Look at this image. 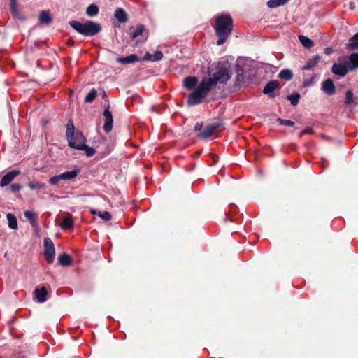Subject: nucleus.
<instances>
[{"mask_svg": "<svg viewBox=\"0 0 358 358\" xmlns=\"http://www.w3.org/2000/svg\"><path fill=\"white\" fill-rule=\"evenodd\" d=\"M215 31L218 39L217 45H222L231 34L233 29V20L230 15L223 14L215 19Z\"/></svg>", "mask_w": 358, "mask_h": 358, "instance_id": "f257e3e1", "label": "nucleus"}, {"mask_svg": "<svg viewBox=\"0 0 358 358\" xmlns=\"http://www.w3.org/2000/svg\"><path fill=\"white\" fill-rule=\"evenodd\" d=\"M229 64L227 62L219 63L217 71L212 76L203 78L208 85L213 89L217 83L225 84L230 79Z\"/></svg>", "mask_w": 358, "mask_h": 358, "instance_id": "f03ea898", "label": "nucleus"}, {"mask_svg": "<svg viewBox=\"0 0 358 358\" xmlns=\"http://www.w3.org/2000/svg\"><path fill=\"white\" fill-rule=\"evenodd\" d=\"M69 24L78 34L85 36H92L101 31V24L92 20H87L85 23L71 20L69 22Z\"/></svg>", "mask_w": 358, "mask_h": 358, "instance_id": "7ed1b4c3", "label": "nucleus"}, {"mask_svg": "<svg viewBox=\"0 0 358 358\" xmlns=\"http://www.w3.org/2000/svg\"><path fill=\"white\" fill-rule=\"evenodd\" d=\"M66 136L68 140V145L72 148L79 150L85 144V137L82 132L79 131H75L73 122L71 120L67 122Z\"/></svg>", "mask_w": 358, "mask_h": 358, "instance_id": "20e7f679", "label": "nucleus"}, {"mask_svg": "<svg viewBox=\"0 0 358 358\" xmlns=\"http://www.w3.org/2000/svg\"><path fill=\"white\" fill-rule=\"evenodd\" d=\"M211 88L203 80L199 83L196 89L191 92L187 97V103L189 106H195L202 102L203 99L207 96Z\"/></svg>", "mask_w": 358, "mask_h": 358, "instance_id": "39448f33", "label": "nucleus"}, {"mask_svg": "<svg viewBox=\"0 0 358 358\" xmlns=\"http://www.w3.org/2000/svg\"><path fill=\"white\" fill-rule=\"evenodd\" d=\"M220 127V124L213 123L207 125L204 129H203V123L198 122L194 127V131L198 132V137L202 139H206L211 136L214 131H215Z\"/></svg>", "mask_w": 358, "mask_h": 358, "instance_id": "423d86ee", "label": "nucleus"}, {"mask_svg": "<svg viewBox=\"0 0 358 358\" xmlns=\"http://www.w3.org/2000/svg\"><path fill=\"white\" fill-rule=\"evenodd\" d=\"M44 257L48 263L51 264L55 260V249L52 241L50 238H45L43 241Z\"/></svg>", "mask_w": 358, "mask_h": 358, "instance_id": "0eeeda50", "label": "nucleus"}, {"mask_svg": "<svg viewBox=\"0 0 358 358\" xmlns=\"http://www.w3.org/2000/svg\"><path fill=\"white\" fill-rule=\"evenodd\" d=\"M129 35L132 39L136 40V43H143L147 40L148 36L145 34V27L138 25L135 29H130Z\"/></svg>", "mask_w": 358, "mask_h": 358, "instance_id": "6e6552de", "label": "nucleus"}, {"mask_svg": "<svg viewBox=\"0 0 358 358\" xmlns=\"http://www.w3.org/2000/svg\"><path fill=\"white\" fill-rule=\"evenodd\" d=\"M348 68L349 66L345 60L342 62H340L339 63L334 64L331 68V71L335 75L343 77L350 71Z\"/></svg>", "mask_w": 358, "mask_h": 358, "instance_id": "1a4fd4ad", "label": "nucleus"}, {"mask_svg": "<svg viewBox=\"0 0 358 358\" xmlns=\"http://www.w3.org/2000/svg\"><path fill=\"white\" fill-rule=\"evenodd\" d=\"M103 116L105 118V121H104V124H103V129L106 133H109L112 131V129H113V119L112 113L108 110V108H106L104 110Z\"/></svg>", "mask_w": 358, "mask_h": 358, "instance_id": "9d476101", "label": "nucleus"}, {"mask_svg": "<svg viewBox=\"0 0 358 358\" xmlns=\"http://www.w3.org/2000/svg\"><path fill=\"white\" fill-rule=\"evenodd\" d=\"M20 173V171L19 170H13L7 173L6 175H4L1 181H0V186L1 187H5L10 184L15 177L19 176Z\"/></svg>", "mask_w": 358, "mask_h": 358, "instance_id": "9b49d317", "label": "nucleus"}, {"mask_svg": "<svg viewBox=\"0 0 358 358\" xmlns=\"http://www.w3.org/2000/svg\"><path fill=\"white\" fill-rule=\"evenodd\" d=\"M280 87V83L277 80L269 81L264 87L263 92L271 98L275 97L274 90Z\"/></svg>", "mask_w": 358, "mask_h": 358, "instance_id": "f8f14e48", "label": "nucleus"}, {"mask_svg": "<svg viewBox=\"0 0 358 358\" xmlns=\"http://www.w3.org/2000/svg\"><path fill=\"white\" fill-rule=\"evenodd\" d=\"M322 90L327 95H333L335 92V86L331 79L325 80L322 84Z\"/></svg>", "mask_w": 358, "mask_h": 358, "instance_id": "ddd939ff", "label": "nucleus"}, {"mask_svg": "<svg viewBox=\"0 0 358 358\" xmlns=\"http://www.w3.org/2000/svg\"><path fill=\"white\" fill-rule=\"evenodd\" d=\"M345 62L349 66L348 69H350V72L358 69V53L350 54Z\"/></svg>", "mask_w": 358, "mask_h": 358, "instance_id": "4468645a", "label": "nucleus"}, {"mask_svg": "<svg viewBox=\"0 0 358 358\" xmlns=\"http://www.w3.org/2000/svg\"><path fill=\"white\" fill-rule=\"evenodd\" d=\"M140 58L134 54H131L124 57H117V62L122 64H132L140 61Z\"/></svg>", "mask_w": 358, "mask_h": 358, "instance_id": "2eb2a0df", "label": "nucleus"}, {"mask_svg": "<svg viewBox=\"0 0 358 358\" xmlns=\"http://www.w3.org/2000/svg\"><path fill=\"white\" fill-rule=\"evenodd\" d=\"M320 59H321L320 56H319V55L314 56L313 57H312L307 62L305 66H303L301 68V69L303 71L313 69L317 65V64L320 62Z\"/></svg>", "mask_w": 358, "mask_h": 358, "instance_id": "dca6fc26", "label": "nucleus"}, {"mask_svg": "<svg viewBox=\"0 0 358 358\" xmlns=\"http://www.w3.org/2000/svg\"><path fill=\"white\" fill-rule=\"evenodd\" d=\"M163 57V53L157 50L154 52V54H150L149 52H147L144 57L143 60L145 61H151V62H157L162 59Z\"/></svg>", "mask_w": 358, "mask_h": 358, "instance_id": "f3484780", "label": "nucleus"}, {"mask_svg": "<svg viewBox=\"0 0 358 358\" xmlns=\"http://www.w3.org/2000/svg\"><path fill=\"white\" fill-rule=\"evenodd\" d=\"M80 170L79 169H75L71 171H65L61 173L62 180H71L76 178L79 174Z\"/></svg>", "mask_w": 358, "mask_h": 358, "instance_id": "a211bd4d", "label": "nucleus"}, {"mask_svg": "<svg viewBox=\"0 0 358 358\" xmlns=\"http://www.w3.org/2000/svg\"><path fill=\"white\" fill-rule=\"evenodd\" d=\"M198 79L195 76H188L184 79L183 85L187 90L194 89L197 85Z\"/></svg>", "mask_w": 358, "mask_h": 358, "instance_id": "6ab92c4d", "label": "nucleus"}, {"mask_svg": "<svg viewBox=\"0 0 358 358\" xmlns=\"http://www.w3.org/2000/svg\"><path fill=\"white\" fill-rule=\"evenodd\" d=\"M38 20L41 24H49L52 22V17L49 11L42 10L39 14Z\"/></svg>", "mask_w": 358, "mask_h": 358, "instance_id": "aec40b11", "label": "nucleus"}, {"mask_svg": "<svg viewBox=\"0 0 358 358\" xmlns=\"http://www.w3.org/2000/svg\"><path fill=\"white\" fill-rule=\"evenodd\" d=\"M24 217L29 221L31 225L34 227H38L37 224V220H38V215L36 213L30 211V210H26L24 213Z\"/></svg>", "mask_w": 358, "mask_h": 358, "instance_id": "412c9836", "label": "nucleus"}, {"mask_svg": "<svg viewBox=\"0 0 358 358\" xmlns=\"http://www.w3.org/2000/svg\"><path fill=\"white\" fill-rule=\"evenodd\" d=\"M60 227L63 230H69L73 227V220L71 216H66L60 223Z\"/></svg>", "mask_w": 358, "mask_h": 358, "instance_id": "4be33fe9", "label": "nucleus"}, {"mask_svg": "<svg viewBox=\"0 0 358 358\" xmlns=\"http://www.w3.org/2000/svg\"><path fill=\"white\" fill-rule=\"evenodd\" d=\"M47 290L43 287L41 289H36L35 290V296L38 301L40 303H44L46 301Z\"/></svg>", "mask_w": 358, "mask_h": 358, "instance_id": "5701e85b", "label": "nucleus"}, {"mask_svg": "<svg viewBox=\"0 0 358 358\" xmlns=\"http://www.w3.org/2000/svg\"><path fill=\"white\" fill-rule=\"evenodd\" d=\"M114 15L120 22H126L128 20L126 12L121 8L115 10Z\"/></svg>", "mask_w": 358, "mask_h": 358, "instance_id": "b1692460", "label": "nucleus"}, {"mask_svg": "<svg viewBox=\"0 0 358 358\" xmlns=\"http://www.w3.org/2000/svg\"><path fill=\"white\" fill-rule=\"evenodd\" d=\"M346 48L348 50H353L358 48V32L349 39L346 45Z\"/></svg>", "mask_w": 358, "mask_h": 358, "instance_id": "393cba45", "label": "nucleus"}, {"mask_svg": "<svg viewBox=\"0 0 358 358\" xmlns=\"http://www.w3.org/2000/svg\"><path fill=\"white\" fill-rule=\"evenodd\" d=\"M59 264L63 266H66L72 263L71 257L66 253H63L58 257Z\"/></svg>", "mask_w": 358, "mask_h": 358, "instance_id": "a878e982", "label": "nucleus"}, {"mask_svg": "<svg viewBox=\"0 0 358 358\" xmlns=\"http://www.w3.org/2000/svg\"><path fill=\"white\" fill-rule=\"evenodd\" d=\"M28 187L31 190H40L45 189L46 185L45 183L38 181H30L28 183Z\"/></svg>", "mask_w": 358, "mask_h": 358, "instance_id": "bb28decb", "label": "nucleus"}, {"mask_svg": "<svg viewBox=\"0 0 358 358\" xmlns=\"http://www.w3.org/2000/svg\"><path fill=\"white\" fill-rule=\"evenodd\" d=\"M6 217H7V220L8 222L9 227L14 230L17 229V221L16 217L11 213H8Z\"/></svg>", "mask_w": 358, "mask_h": 358, "instance_id": "cd10ccee", "label": "nucleus"}, {"mask_svg": "<svg viewBox=\"0 0 358 358\" xmlns=\"http://www.w3.org/2000/svg\"><path fill=\"white\" fill-rule=\"evenodd\" d=\"M10 6L11 14L15 18L20 20H24L25 19L24 16L17 9V5H12Z\"/></svg>", "mask_w": 358, "mask_h": 358, "instance_id": "c85d7f7f", "label": "nucleus"}, {"mask_svg": "<svg viewBox=\"0 0 358 358\" xmlns=\"http://www.w3.org/2000/svg\"><path fill=\"white\" fill-rule=\"evenodd\" d=\"M299 40L301 43L306 48H310L313 45V42L308 37L300 35L299 36Z\"/></svg>", "mask_w": 358, "mask_h": 358, "instance_id": "c756f323", "label": "nucleus"}, {"mask_svg": "<svg viewBox=\"0 0 358 358\" xmlns=\"http://www.w3.org/2000/svg\"><path fill=\"white\" fill-rule=\"evenodd\" d=\"M99 7L96 4H90L86 10V13L88 16L94 17L99 13Z\"/></svg>", "mask_w": 358, "mask_h": 358, "instance_id": "7c9ffc66", "label": "nucleus"}, {"mask_svg": "<svg viewBox=\"0 0 358 358\" xmlns=\"http://www.w3.org/2000/svg\"><path fill=\"white\" fill-rule=\"evenodd\" d=\"M317 79L316 74H313L310 78H305L303 81V86L304 87H308L313 85Z\"/></svg>", "mask_w": 358, "mask_h": 358, "instance_id": "2f4dec72", "label": "nucleus"}, {"mask_svg": "<svg viewBox=\"0 0 358 358\" xmlns=\"http://www.w3.org/2000/svg\"><path fill=\"white\" fill-rule=\"evenodd\" d=\"M292 72L289 69H283L279 73V77L285 80H289L292 78Z\"/></svg>", "mask_w": 358, "mask_h": 358, "instance_id": "473e14b6", "label": "nucleus"}, {"mask_svg": "<svg viewBox=\"0 0 358 358\" xmlns=\"http://www.w3.org/2000/svg\"><path fill=\"white\" fill-rule=\"evenodd\" d=\"M97 92L95 89H92L90 91V92L86 95L85 98V101L86 103H92L96 97Z\"/></svg>", "mask_w": 358, "mask_h": 358, "instance_id": "72a5a7b5", "label": "nucleus"}, {"mask_svg": "<svg viewBox=\"0 0 358 358\" xmlns=\"http://www.w3.org/2000/svg\"><path fill=\"white\" fill-rule=\"evenodd\" d=\"M345 103L346 105H353L354 104V95L352 90H348L345 93Z\"/></svg>", "mask_w": 358, "mask_h": 358, "instance_id": "f704fd0d", "label": "nucleus"}, {"mask_svg": "<svg viewBox=\"0 0 358 358\" xmlns=\"http://www.w3.org/2000/svg\"><path fill=\"white\" fill-rule=\"evenodd\" d=\"M300 94L299 93L292 94L287 96V99L293 106H296L299 101Z\"/></svg>", "mask_w": 358, "mask_h": 358, "instance_id": "c9c22d12", "label": "nucleus"}, {"mask_svg": "<svg viewBox=\"0 0 358 358\" xmlns=\"http://www.w3.org/2000/svg\"><path fill=\"white\" fill-rule=\"evenodd\" d=\"M82 148H83L80 150H84L86 156L88 157H92L95 154V150L86 144H85Z\"/></svg>", "mask_w": 358, "mask_h": 358, "instance_id": "e433bc0d", "label": "nucleus"}, {"mask_svg": "<svg viewBox=\"0 0 358 358\" xmlns=\"http://www.w3.org/2000/svg\"><path fill=\"white\" fill-rule=\"evenodd\" d=\"M277 121L280 125L288 126V127H293L294 125V122L290 120L278 118L277 120Z\"/></svg>", "mask_w": 358, "mask_h": 358, "instance_id": "4c0bfd02", "label": "nucleus"}, {"mask_svg": "<svg viewBox=\"0 0 358 358\" xmlns=\"http://www.w3.org/2000/svg\"><path fill=\"white\" fill-rule=\"evenodd\" d=\"M267 6L269 8H277L280 6H282V4L280 0H269L267 2Z\"/></svg>", "mask_w": 358, "mask_h": 358, "instance_id": "58836bf2", "label": "nucleus"}, {"mask_svg": "<svg viewBox=\"0 0 358 358\" xmlns=\"http://www.w3.org/2000/svg\"><path fill=\"white\" fill-rule=\"evenodd\" d=\"M61 174L51 177L49 179V182L52 185H56L60 180H62Z\"/></svg>", "mask_w": 358, "mask_h": 358, "instance_id": "ea45409f", "label": "nucleus"}, {"mask_svg": "<svg viewBox=\"0 0 358 358\" xmlns=\"http://www.w3.org/2000/svg\"><path fill=\"white\" fill-rule=\"evenodd\" d=\"M97 215H99V217H100L101 218L106 221H109L111 220V215L108 211L99 212Z\"/></svg>", "mask_w": 358, "mask_h": 358, "instance_id": "a19ab883", "label": "nucleus"}, {"mask_svg": "<svg viewBox=\"0 0 358 358\" xmlns=\"http://www.w3.org/2000/svg\"><path fill=\"white\" fill-rule=\"evenodd\" d=\"M313 134V127H310V126L306 127L303 129V130L300 133V136H301L303 134Z\"/></svg>", "mask_w": 358, "mask_h": 358, "instance_id": "79ce46f5", "label": "nucleus"}, {"mask_svg": "<svg viewBox=\"0 0 358 358\" xmlns=\"http://www.w3.org/2000/svg\"><path fill=\"white\" fill-rule=\"evenodd\" d=\"M244 80V76L243 73V71H241V73H238L237 77H236V83L237 85L241 84Z\"/></svg>", "mask_w": 358, "mask_h": 358, "instance_id": "37998d69", "label": "nucleus"}, {"mask_svg": "<svg viewBox=\"0 0 358 358\" xmlns=\"http://www.w3.org/2000/svg\"><path fill=\"white\" fill-rule=\"evenodd\" d=\"M22 189V186L20 184H16V183H14V184H12L10 185V189L13 191V192H17V191H20V189Z\"/></svg>", "mask_w": 358, "mask_h": 358, "instance_id": "c03bdc74", "label": "nucleus"}, {"mask_svg": "<svg viewBox=\"0 0 358 358\" xmlns=\"http://www.w3.org/2000/svg\"><path fill=\"white\" fill-rule=\"evenodd\" d=\"M333 52V49L332 48H326L324 49V53L327 55L331 54Z\"/></svg>", "mask_w": 358, "mask_h": 358, "instance_id": "a18cd8bd", "label": "nucleus"}, {"mask_svg": "<svg viewBox=\"0 0 358 358\" xmlns=\"http://www.w3.org/2000/svg\"><path fill=\"white\" fill-rule=\"evenodd\" d=\"M17 5V0H10V6Z\"/></svg>", "mask_w": 358, "mask_h": 358, "instance_id": "49530a36", "label": "nucleus"}, {"mask_svg": "<svg viewBox=\"0 0 358 358\" xmlns=\"http://www.w3.org/2000/svg\"><path fill=\"white\" fill-rule=\"evenodd\" d=\"M68 44L69 45H73L74 41L72 39H69V41H68Z\"/></svg>", "mask_w": 358, "mask_h": 358, "instance_id": "de8ad7c7", "label": "nucleus"}, {"mask_svg": "<svg viewBox=\"0 0 358 358\" xmlns=\"http://www.w3.org/2000/svg\"><path fill=\"white\" fill-rule=\"evenodd\" d=\"M282 5L287 3L289 0H280Z\"/></svg>", "mask_w": 358, "mask_h": 358, "instance_id": "09e8293b", "label": "nucleus"}, {"mask_svg": "<svg viewBox=\"0 0 358 358\" xmlns=\"http://www.w3.org/2000/svg\"><path fill=\"white\" fill-rule=\"evenodd\" d=\"M106 96V92L103 93V97H105Z\"/></svg>", "mask_w": 358, "mask_h": 358, "instance_id": "8fccbe9b", "label": "nucleus"}]
</instances>
